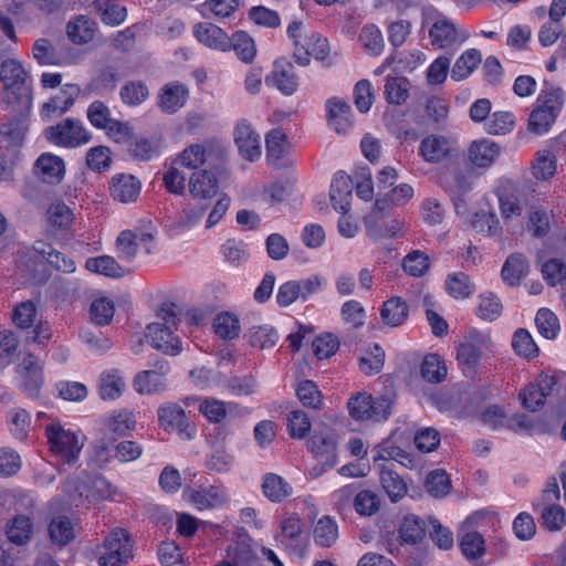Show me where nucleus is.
I'll return each mask as SVG.
<instances>
[{
    "instance_id": "nucleus-22",
    "label": "nucleus",
    "mask_w": 566,
    "mask_h": 566,
    "mask_svg": "<svg viewBox=\"0 0 566 566\" xmlns=\"http://www.w3.org/2000/svg\"><path fill=\"white\" fill-rule=\"evenodd\" d=\"M140 188V181L135 176L123 174L113 177L109 190L114 200L128 203L138 198Z\"/></svg>"
},
{
    "instance_id": "nucleus-37",
    "label": "nucleus",
    "mask_w": 566,
    "mask_h": 566,
    "mask_svg": "<svg viewBox=\"0 0 566 566\" xmlns=\"http://www.w3.org/2000/svg\"><path fill=\"white\" fill-rule=\"evenodd\" d=\"M446 290L455 300L469 298L475 291V285L470 276L463 272H454L447 276Z\"/></svg>"
},
{
    "instance_id": "nucleus-5",
    "label": "nucleus",
    "mask_w": 566,
    "mask_h": 566,
    "mask_svg": "<svg viewBox=\"0 0 566 566\" xmlns=\"http://www.w3.org/2000/svg\"><path fill=\"white\" fill-rule=\"evenodd\" d=\"M159 427L168 433H177L182 440H191L197 432L185 410L176 402H165L157 409Z\"/></svg>"
},
{
    "instance_id": "nucleus-21",
    "label": "nucleus",
    "mask_w": 566,
    "mask_h": 566,
    "mask_svg": "<svg viewBox=\"0 0 566 566\" xmlns=\"http://www.w3.org/2000/svg\"><path fill=\"white\" fill-rule=\"evenodd\" d=\"M188 187L193 198L207 200L218 193L219 181L213 172L202 169L190 176Z\"/></svg>"
},
{
    "instance_id": "nucleus-24",
    "label": "nucleus",
    "mask_w": 566,
    "mask_h": 566,
    "mask_svg": "<svg viewBox=\"0 0 566 566\" xmlns=\"http://www.w3.org/2000/svg\"><path fill=\"white\" fill-rule=\"evenodd\" d=\"M198 510L222 506L228 501L226 492L219 486H208L200 490L189 489L185 492Z\"/></svg>"
},
{
    "instance_id": "nucleus-62",
    "label": "nucleus",
    "mask_w": 566,
    "mask_h": 566,
    "mask_svg": "<svg viewBox=\"0 0 566 566\" xmlns=\"http://www.w3.org/2000/svg\"><path fill=\"white\" fill-rule=\"evenodd\" d=\"M354 507L359 515L370 516L379 511L380 500L373 491L363 490L355 494Z\"/></svg>"
},
{
    "instance_id": "nucleus-57",
    "label": "nucleus",
    "mask_w": 566,
    "mask_h": 566,
    "mask_svg": "<svg viewBox=\"0 0 566 566\" xmlns=\"http://www.w3.org/2000/svg\"><path fill=\"white\" fill-rule=\"evenodd\" d=\"M472 228L482 234L497 235L502 229L500 220L494 212L480 211L473 214Z\"/></svg>"
},
{
    "instance_id": "nucleus-23",
    "label": "nucleus",
    "mask_w": 566,
    "mask_h": 566,
    "mask_svg": "<svg viewBox=\"0 0 566 566\" xmlns=\"http://www.w3.org/2000/svg\"><path fill=\"white\" fill-rule=\"evenodd\" d=\"M535 512L541 514V524L549 532H559L566 525V512L557 502H533Z\"/></svg>"
},
{
    "instance_id": "nucleus-15",
    "label": "nucleus",
    "mask_w": 566,
    "mask_h": 566,
    "mask_svg": "<svg viewBox=\"0 0 566 566\" xmlns=\"http://www.w3.org/2000/svg\"><path fill=\"white\" fill-rule=\"evenodd\" d=\"M18 373L22 377V387L29 396L38 394L43 382L42 364L33 354H28L18 366Z\"/></svg>"
},
{
    "instance_id": "nucleus-29",
    "label": "nucleus",
    "mask_w": 566,
    "mask_h": 566,
    "mask_svg": "<svg viewBox=\"0 0 566 566\" xmlns=\"http://www.w3.org/2000/svg\"><path fill=\"white\" fill-rule=\"evenodd\" d=\"M308 447L312 453H314L324 464L328 468H333L337 463L336 458V441L331 434H314Z\"/></svg>"
},
{
    "instance_id": "nucleus-31",
    "label": "nucleus",
    "mask_w": 566,
    "mask_h": 566,
    "mask_svg": "<svg viewBox=\"0 0 566 566\" xmlns=\"http://www.w3.org/2000/svg\"><path fill=\"white\" fill-rule=\"evenodd\" d=\"M6 533L9 542L25 545L33 534V522L29 516L17 515L8 522Z\"/></svg>"
},
{
    "instance_id": "nucleus-3",
    "label": "nucleus",
    "mask_w": 566,
    "mask_h": 566,
    "mask_svg": "<svg viewBox=\"0 0 566 566\" xmlns=\"http://www.w3.org/2000/svg\"><path fill=\"white\" fill-rule=\"evenodd\" d=\"M564 102L565 92L560 87L542 90L530 114L528 130L536 135L546 134L558 117Z\"/></svg>"
},
{
    "instance_id": "nucleus-25",
    "label": "nucleus",
    "mask_w": 566,
    "mask_h": 566,
    "mask_svg": "<svg viewBox=\"0 0 566 566\" xmlns=\"http://www.w3.org/2000/svg\"><path fill=\"white\" fill-rule=\"evenodd\" d=\"M265 83L276 87L285 95H292L298 86L297 76L294 73L293 65L290 63H275L271 75L265 77Z\"/></svg>"
},
{
    "instance_id": "nucleus-33",
    "label": "nucleus",
    "mask_w": 566,
    "mask_h": 566,
    "mask_svg": "<svg viewBox=\"0 0 566 566\" xmlns=\"http://www.w3.org/2000/svg\"><path fill=\"white\" fill-rule=\"evenodd\" d=\"M292 490L291 484L275 473H266L263 476L262 492L271 502H282L292 494Z\"/></svg>"
},
{
    "instance_id": "nucleus-6",
    "label": "nucleus",
    "mask_w": 566,
    "mask_h": 566,
    "mask_svg": "<svg viewBox=\"0 0 566 566\" xmlns=\"http://www.w3.org/2000/svg\"><path fill=\"white\" fill-rule=\"evenodd\" d=\"M45 436L51 451L61 455L69 464L77 460L83 443L74 432L65 430L59 422H51L45 426Z\"/></svg>"
},
{
    "instance_id": "nucleus-43",
    "label": "nucleus",
    "mask_w": 566,
    "mask_h": 566,
    "mask_svg": "<svg viewBox=\"0 0 566 566\" xmlns=\"http://www.w3.org/2000/svg\"><path fill=\"white\" fill-rule=\"evenodd\" d=\"M502 308V303L494 293L484 292L478 297L475 314L483 321L493 322L500 317Z\"/></svg>"
},
{
    "instance_id": "nucleus-14",
    "label": "nucleus",
    "mask_w": 566,
    "mask_h": 566,
    "mask_svg": "<svg viewBox=\"0 0 566 566\" xmlns=\"http://www.w3.org/2000/svg\"><path fill=\"white\" fill-rule=\"evenodd\" d=\"M353 180L344 171H337L331 184L329 197L335 210L346 214L350 209Z\"/></svg>"
},
{
    "instance_id": "nucleus-46",
    "label": "nucleus",
    "mask_w": 566,
    "mask_h": 566,
    "mask_svg": "<svg viewBox=\"0 0 566 566\" xmlns=\"http://www.w3.org/2000/svg\"><path fill=\"white\" fill-rule=\"evenodd\" d=\"M85 268L91 272L109 277H122L124 275L123 268L109 255L90 258L85 262Z\"/></svg>"
},
{
    "instance_id": "nucleus-51",
    "label": "nucleus",
    "mask_w": 566,
    "mask_h": 566,
    "mask_svg": "<svg viewBox=\"0 0 566 566\" xmlns=\"http://www.w3.org/2000/svg\"><path fill=\"white\" fill-rule=\"evenodd\" d=\"M118 81V72L114 66L102 69L98 75L91 81L87 88L98 95L113 92Z\"/></svg>"
},
{
    "instance_id": "nucleus-60",
    "label": "nucleus",
    "mask_w": 566,
    "mask_h": 566,
    "mask_svg": "<svg viewBox=\"0 0 566 566\" xmlns=\"http://www.w3.org/2000/svg\"><path fill=\"white\" fill-rule=\"evenodd\" d=\"M249 340L253 347L271 348L277 343L279 334L271 326H255L249 331Z\"/></svg>"
},
{
    "instance_id": "nucleus-53",
    "label": "nucleus",
    "mask_w": 566,
    "mask_h": 566,
    "mask_svg": "<svg viewBox=\"0 0 566 566\" xmlns=\"http://www.w3.org/2000/svg\"><path fill=\"white\" fill-rule=\"evenodd\" d=\"M180 166L188 169H198L207 161V148L202 144H191L178 156Z\"/></svg>"
},
{
    "instance_id": "nucleus-54",
    "label": "nucleus",
    "mask_w": 566,
    "mask_h": 566,
    "mask_svg": "<svg viewBox=\"0 0 566 566\" xmlns=\"http://www.w3.org/2000/svg\"><path fill=\"white\" fill-rule=\"evenodd\" d=\"M214 333L222 339H233L239 336L240 324L235 315L220 313L213 321Z\"/></svg>"
},
{
    "instance_id": "nucleus-13",
    "label": "nucleus",
    "mask_w": 566,
    "mask_h": 566,
    "mask_svg": "<svg viewBox=\"0 0 566 566\" xmlns=\"http://www.w3.org/2000/svg\"><path fill=\"white\" fill-rule=\"evenodd\" d=\"M156 369L139 371L134 379V388L139 394H155L165 387V375L169 371L167 360H158L154 364Z\"/></svg>"
},
{
    "instance_id": "nucleus-38",
    "label": "nucleus",
    "mask_w": 566,
    "mask_h": 566,
    "mask_svg": "<svg viewBox=\"0 0 566 566\" xmlns=\"http://www.w3.org/2000/svg\"><path fill=\"white\" fill-rule=\"evenodd\" d=\"M95 22L86 15H80L67 23V36L75 44H85L93 40Z\"/></svg>"
},
{
    "instance_id": "nucleus-49",
    "label": "nucleus",
    "mask_w": 566,
    "mask_h": 566,
    "mask_svg": "<svg viewBox=\"0 0 566 566\" xmlns=\"http://www.w3.org/2000/svg\"><path fill=\"white\" fill-rule=\"evenodd\" d=\"M29 129L27 117H17L0 127V134L12 146H21Z\"/></svg>"
},
{
    "instance_id": "nucleus-42",
    "label": "nucleus",
    "mask_w": 566,
    "mask_h": 566,
    "mask_svg": "<svg viewBox=\"0 0 566 566\" xmlns=\"http://www.w3.org/2000/svg\"><path fill=\"white\" fill-rule=\"evenodd\" d=\"M314 542L321 547H331L338 537L337 523L331 516L321 517L313 532Z\"/></svg>"
},
{
    "instance_id": "nucleus-44",
    "label": "nucleus",
    "mask_w": 566,
    "mask_h": 566,
    "mask_svg": "<svg viewBox=\"0 0 566 566\" xmlns=\"http://www.w3.org/2000/svg\"><path fill=\"white\" fill-rule=\"evenodd\" d=\"M124 387L125 382L117 370L104 373L99 377L98 392L103 400H114L118 398Z\"/></svg>"
},
{
    "instance_id": "nucleus-61",
    "label": "nucleus",
    "mask_w": 566,
    "mask_h": 566,
    "mask_svg": "<svg viewBox=\"0 0 566 566\" xmlns=\"http://www.w3.org/2000/svg\"><path fill=\"white\" fill-rule=\"evenodd\" d=\"M296 395L306 408L319 409L323 403L322 394L312 380L301 381L296 388Z\"/></svg>"
},
{
    "instance_id": "nucleus-39",
    "label": "nucleus",
    "mask_w": 566,
    "mask_h": 566,
    "mask_svg": "<svg viewBox=\"0 0 566 566\" xmlns=\"http://www.w3.org/2000/svg\"><path fill=\"white\" fill-rule=\"evenodd\" d=\"M447 366L438 354H428L424 356L421 366V377L431 384H439L447 377Z\"/></svg>"
},
{
    "instance_id": "nucleus-27",
    "label": "nucleus",
    "mask_w": 566,
    "mask_h": 566,
    "mask_svg": "<svg viewBox=\"0 0 566 566\" xmlns=\"http://www.w3.org/2000/svg\"><path fill=\"white\" fill-rule=\"evenodd\" d=\"M33 250L41 255L55 270L63 273H73L76 270L75 262L64 253L55 250L50 243L38 240L33 244Z\"/></svg>"
},
{
    "instance_id": "nucleus-9",
    "label": "nucleus",
    "mask_w": 566,
    "mask_h": 566,
    "mask_svg": "<svg viewBox=\"0 0 566 566\" xmlns=\"http://www.w3.org/2000/svg\"><path fill=\"white\" fill-rule=\"evenodd\" d=\"M81 88L77 84H65L59 93L52 95L48 102L43 103L40 108V116L43 122H50L60 117L71 109L74 105Z\"/></svg>"
},
{
    "instance_id": "nucleus-45",
    "label": "nucleus",
    "mask_w": 566,
    "mask_h": 566,
    "mask_svg": "<svg viewBox=\"0 0 566 566\" xmlns=\"http://www.w3.org/2000/svg\"><path fill=\"white\" fill-rule=\"evenodd\" d=\"M481 62V53L479 50L470 49L465 51L454 63L451 70V77L454 81L467 78Z\"/></svg>"
},
{
    "instance_id": "nucleus-34",
    "label": "nucleus",
    "mask_w": 566,
    "mask_h": 566,
    "mask_svg": "<svg viewBox=\"0 0 566 566\" xmlns=\"http://www.w3.org/2000/svg\"><path fill=\"white\" fill-rule=\"evenodd\" d=\"M427 533L424 520L415 514L406 515L400 524V538L408 544H417L421 542Z\"/></svg>"
},
{
    "instance_id": "nucleus-59",
    "label": "nucleus",
    "mask_w": 566,
    "mask_h": 566,
    "mask_svg": "<svg viewBox=\"0 0 566 566\" xmlns=\"http://www.w3.org/2000/svg\"><path fill=\"white\" fill-rule=\"evenodd\" d=\"M535 324L538 333L547 339H554L559 332L557 316L548 308L538 310Z\"/></svg>"
},
{
    "instance_id": "nucleus-55",
    "label": "nucleus",
    "mask_w": 566,
    "mask_h": 566,
    "mask_svg": "<svg viewBox=\"0 0 566 566\" xmlns=\"http://www.w3.org/2000/svg\"><path fill=\"white\" fill-rule=\"evenodd\" d=\"M359 41L371 55H379L385 46L384 38L375 24H366L359 33Z\"/></svg>"
},
{
    "instance_id": "nucleus-11",
    "label": "nucleus",
    "mask_w": 566,
    "mask_h": 566,
    "mask_svg": "<svg viewBox=\"0 0 566 566\" xmlns=\"http://www.w3.org/2000/svg\"><path fill=\"white\" fill-rule=\"evenodd\" d=\"M329 52V45L326 38L318 33L311 32L305 35L303 43L293 52L294 61L301 66H307L311 57L323 61Z\"/></svg>"
},
{
    "instance_id": "nucleus-64",
    "label": "nucleus",
    "mask_w": 566,
    "mask_h": 566,
    "mask_svg": "<svg viewBox=\"0 0 566 566\" xmlns=\"http://www.w3.org/2000/svg\"><path fill=\"white\" fill-rule=\"evenodd\" d=\"M311 421L307 415L300 409L293 410L287 416V431L293 439H303L311 430Z\"/></svg>"
},
{
    "instance_id": "nucleus-36",
    "label": "nucleus",
    "mask_w": 566,
    "mask_h": 566,
    "mask_svg": "<svg viewBox=\"0 0 566 566\" xmlns=\"http://www.w3.org/2000/svg\"><path fill=\"white\" fill-rule=\"evenodd\" d=\"M410 82L405 76H387L384 95L387 103L402 105L409 97Z\"/></svg>"
},
{
    "instance_id": "nucleus-50",
    "label": "nucleus",
    "mask_w": 566,
    "mask_h": 566,
    "mask_svg": "<svg viewBox=\"0 0 566 566\" xmlns=\"http://www.w3.org/2000/svg\"><path fill=\"white\" fill-rule=\"evenodd\" d=\"M119 95L125 105L138 106L148 98L149 91L140 81H128L122 86Z\"/></svg>"
},
{
    "instance_id": "nucleus-2",
    "label": "nucleus",
    "mask_w": 566,
    "mask_h": 566,
    "mask_svg": "<svg viewBox=\"0 0 566 566\" xmlns=\"http://www.w3.org/2000/svg\"><path fill=\"white\" fill-rule=\"evenodd\" d=\"M28 72L23 65L7 59L0 65V81L3 84L2 101L8 106L21 105L30 107L32 102L31 86L27 83Z\"/></svg>"
},
{
    "instance_id": "nucleus-16",
    "label": "nucleus",
    "mask_w": 566,
    "mask_h": 566,
    "mask_svg": "<svg viewBox=\"0 0 566 566\" xmlns=\"http://www.w3.org/2000/svg\"><path fill=\"white\" fill-rule=\"evenodd\" d=\"M189 97L188 88L178 82L163 86L158 95V106L166 114H175L185 106Z\"/></svg>"
},
{
    "instance_id": "nucleus-40",
    "label": "nucleus",
    "mask_w": 566,
    "mask_h": 566,
    "mask_svg": "<svg viewBox=\"0 0 566 566\" xmlns=\"http://www.w3.org/2000/svg\"><path fill=\"white\" fill-rule=\"evenodd\" d=\"M380 483L391 502L402 499L408 490L403 479L388 467L380 472Z\"/></svg>"
},
{
    "instance_id": "nucleus-1",
    "label": "nucleus",
    "mask_w": 566,
    "mask_h": 566,
    "mask_svg": "<svg viewBox=\"0 0 566 566\" xmlns=\"http://www.w3.org/2000/svg\"><path fill=\"white\" fill-rule=\"evenodd\" d=\"M176 308L172 303L163 305L157 314L163 322L148 324L145 332L146 339L154 348L170 356L179 355L182 350L180 338L172 332L179 322Z\"/></svg>"
},
{
    "instance_id": "nucleus-10",
    "label": "nucleus",
    "mask_w": 566,
    "mask_h": 566,
    "mask_svg": "<svg viewBox=\"0 0 566 566\" xmlns=\"http://www.w3.org/2000/svg\"><path fill=\"white\" fill-rule=\"evenodd\" d=\"M429 36L432 45L447 49L455 43H462L468 40L469 32L464 29H458L451 20L441 17L432 24L429 30Z\"/></svg>"
},
{
    "instance_id": "nucleus-52",
    "label": "nucleus",
    "mask_w": 566,
    "mask_h": 566,
    "mask_svg": "<svg viewBox=\"0 0 566 566\" xmlns=\"http://www.w3.org/2000/svg\"><path fill=\"white\" fill-rule=\"evenodd\" d=\"M512 347L518 356L527 359L536 357L539 352L532 335L525 328L515 331L512 338Z\"/></svg>"
},
{
    "instance_id": "nucleus-63",
    "label": "nucleus",
    "mask_w": 566,
    "mask_h": 566,
    "mask_svg": "<svg viewBox=\"0 0 566 566\" xmlns=\"http://www.w3.org/2000/svg\"><path fill=\"white\" fill-rule=\"evenodd\" d=\"M460 548L468 559H478L484 552V539L478 532L465 533L460 539Z\"/></svg>"
},
{
    "instance_id": "nucleus-17",
    "label": "nucleus",
    "mask_w": 566,
    "mask_h": 566,
    "mask_svg": "<svg viewBox=\"0 0 566 566\" xmlns=\"http://www.w3.org/2000/svg\"><path fill=\"white\" fill-rule=\"evenodd\" d=\"M193 35L203 45L219 51H228L230 39L228 34L216 24L200 22L193 27Z\"/></svg>"
},
{
    "instance_id": "nucleus-19",
    "label": "nucleus",
    "mask_w": 566,
    "mask_h": 566,
    "mask_svg": "<svg viewBox=\"0 0 566 566\" xmlns=\"http://www.w3.org/2000/svg\"><path fill=\"white\" fill-rule=\"evenodd\" d=\"M489 338L480 333H473L462 344H460L457 353V359L460 365L473 369L482 357L483 347Z\"/></svg>"
},
{
    "instance_id": "nucleus-30",
    "label": "nucleus",
    "mask_w": 566,
    "mask_h": 566,
    "mask_svg": "<svg viewBox=\"0 0 566 566\" xmlns=\"http://www.w3.org/2000/svg\"><path fill=\"white\" fill-rule=\"evenodd\" d=\"M409 306L401 297L387 300L380 310V317L384 324L390 327L402 325L408 318Z\"/></svg>"
},
{
    "instance_id": "nucleus-41",
    "label": "nucleus",
    "mask_w": 566,
    "mask_h": 566,
    "mask_svg": "<svg viewBox=\"0 0 566 566\" xmlns=\"http://www.w3.org/2000/svg\"><path fill=\"white\" fill-rule=\"evenodd\" d=\"M229 50H233L238 57L244 62L250 63L256 54L255 42L253 38L245 31H237L230 38Z\"/></svg>"
},
{
    "instance_id": "nucleus-28",
    "label": "nucleus",
    "mask_w": 566,
    "mask_h": 566,
    "mask_svg": "<svg viewBox=\"0 0 566 566\" xmlns=\"http://www.w3.org/2000/svg\"><path fill=\"white\" fill-rule=\"evenodd\" d=\"M499 155V145L490 139L475 140L469 149V158L471 163L480 168L491 166Z\"/></svg>"
},
{
    "instance_id": "nucleus-7",
    "label": "nucleus",
    "mask_w": 566,
    "mask_h": 566,
    "mask_svg": "<svg viewBox=\"0 0 566 566\" xmlns=\"http://www.w3.org/2000/svg\"><path fill=\"white\" fill-rule=\"evenodd\" d=\"M349 415L356 420H386L390 416V403L386 398L374 399L370 395L358 394L347 403Z\"/></svg>"
},
{
    "instance_id": "nucleus-47",
    "label": "nucleus",
    "mask_w": 566,
    "mask_h": 566,
    "mask_svg": "<svg viewBox=\"0 0 566 566\" xmlns=\"http://www.w3.org/2000/svg\"><path fill=\"white\" fill-rule=\"evenodd\" d=\"M46 214L50 226L59 231H67L74 219L73 211L64 202L52 203Z\"/></svg>"
},
{
    "instance_id": "nucleus-56",
    "label": "nucleus",
    "mask_w": 566,
    "mask_h": 566,
    "mask_svg": "<svg viewBox=\"0 0 566 566\" xmlns=\"http://www.w3.org/2000/svg\"><path fill=\"white\" fill-rule=\"evenodd\" d=\"M556 172V158L549 150H539L533 163V175L536 179L547 180Z\"/></svg>"
},
{
    "instance_id": "nucleus-58",
    "label": "nucleus",
    "mask_w": 566,
    "mask_h": 566,
    "mask_svg": "<svg viewBox=\"0 0 566 566\" xmlns=\"http://www.w3.org/2000/svg\"><path fill=\"white\" fill-rule=\"evenodd\" d=\"M429 256L420 250H415L408 253L402 261V268L405 272L413 277H420L424 275L429 270Z\"/></svg>"
},
{
    "instance_id": "nucleus-26",
    "label": "nucleus",
    "mask_w": 566,
    "mask_h": 566,
    "mask_svg": "<svg viewBox=\"0 0 566 566\" xmlns=\"http://www.w3.org/2000/svg\"><path fill=\"white\" fill-rule=\"evenodd\" d=\"M419 155L426 163H440L450 155L449 142L443 136L429 135L421 140Z\"/></svg>"
},
{
    "instance_id": "nucleus-18",
    "label": "nucleus",
    "mask_w": 566,
    "mask_h": 566,
    "mask_svg": "<svg viewBox=\"0 0 566 566\" xmlns=\"http://www.w3.org/2000/svg\"><path fill=\"white\" fill-rule=\"evenodd\" d=\"M35 174L46 184H59L65 174V165L61 157L44 153L34 164Z\"/></svg>"
},
{
    "instance_id": "nucleus-8",
    "label": "nucleus",
    "mask_w": 566,
    "mask_h": 566,
    "mask_svg": "<svg viewBox=\"0 0 566 566\" xmlns=\"http://www.w3.org/2000/svg\"><path fill=\"white\" fill-rule=\"evenodd\" d=\"M105 552L99 557V566H125L133 558L132 544L127 532L115 528L104 541Z\"/></svg>"
},
{
    "instance_id": "nucleus-48",
    "label": "nucleus",
    "mask_w": 566,
    "mask_h": 566,
    "mask_svg": "<svg viewBox=\"0 0 566 566\" xmlns=\"http://www.w3.org/2000/svg\"><path fill=\"white\" fill-rule=\"evenodd\" d=\"M49 535L56 545L64 546L69 544L74 538V528L70 518L66 516L52 518L49 525Z\"/></svg>"
},
{
    "instance_id": "nucleus-12",
    "label": "nucleus",
    "mask_w": 566,
    "mask_h": 566,
    "mask_svg": "<svg viewBox=\"0 0 566 566\" xmlns=\"http://www.w3.org/2000/svg\"><path fill=\"white\" fill-rule=\"evenodd\" d=\"M234 142L244 159L254 161L261 157L260 135L247 119H241L234 129Z\"/></svg>"
},
{
    "instance_id": "nucleus-4",
    "label": "nucleus",
    "mask_w": 566,
    "mask_h": 566,
    "mask_svg": "<svg viewBox=\"0 0 566 566\" xmlns=\"http://www.w3.org/2000/svg\"><path fill=\"white\" fill-rule=\"evenodd\" d=\"M44 136L50 143L67 148L87 144L92 138L82 122L75 118H65L54 126L46 127Z\"/></svg>"
},
{
    "instance_id": "nucleus-32",
    "label": "nucleus",
    "mask_w": 566,
    "mask_h": 566,
    "mask_svg": "<svg viewBox=\"0 0 566 566\" xmlns=\"http://www.w3.org/2000/svg\"><path fill=\"white\" fill-rule=\"evenodd\" d=\"M129 156L138 161H148L159 155V144L145 136H133L126 145Z\"/></svg>"
},
{
    "instance_id": "nucleus-35",
    "label": "nucleus",
    "mask_w": 566,
    "mask_h": 566,
    "mask_svg": "<svg viewBox=\"0 0 566 566\" xmlns=\"http://www.w3.org/2000/svg\"><path fill=\"white\" fill-rule=\"evenodd\" d=\"M527 272L528 263L526 258L523 254L514 253L506 259L501 274L504 282L511 286H515L520 284L522 277H524Z\"/></svg>"
},
{
    "instance_id": "nucleus-20",
    "label": "nucleus",
    "mask_w": 566,
    "mask_h": 566,
    "mask_svg": "<svg viewBox=\"0 0 566 566\" xmlns=\"http://www.w3.org/2000/svg\"><path fill=\"white\" fill-rule=\"evenodd\" d=\"M326 112L329 126L338 134L346 133L352 127V107L337 97L328 98Z\"/></svg>"
}]
</instances>
